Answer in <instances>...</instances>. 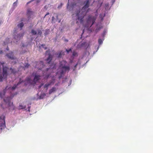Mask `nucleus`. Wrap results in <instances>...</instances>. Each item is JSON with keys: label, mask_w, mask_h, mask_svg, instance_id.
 <instances>
[{"label": "nucleus", "mask_w": 153, "mask_h": 153, "mask_svg": "<svg viewBox=\"0 0 153 153\" xmlns=\"http://www.w3.org/2000/svg\"><path fill=\"white\" fill-rule=\"evenodd\" d=\"M4 94H5V93L2 94L1 93H0V97L2 98L4 96Z\"/></svg>", "instance_id": "obj_31"}, {"label": "nucleus", "mask_w": 153, "mask_h": 153, "mask_svg": "<svg viewBox=\"0 0 153 153\" xmlns=\"http://www.w3.org/2000/svg\"><path fill=\"white\" fill-rule=\"evenodd\" d=\"M49 12H48L45 15L44 17H45L47 15H49Z\"/></svg>", "instance_id": "obj_36"}, {"label": "nucleus", "mask_w": 153, "mask_h": 153, "mask_svg": "<svg viewBox=\"0 0 153 153\" xmlns=\"http://www.w3.org/2000/svg\"><path fill=\"white\" fill-rule=\"evenodd\" d=\"M48 70H49V69H48L47 68V71H48Z\"/></svg>", "instance_id": "obj_50"}, {"label": "nucleus", "mask_w": 153, "mask_h": 153, "mask_svg": "<svg viewBox=\"0 0 153 153\" xmlns=\"http://www.w3.org/2000/svg\"><path fill=\"white\" fill-rule=\"evenodd\" d=\"M76 5V4H72V6H71L73 8V7H74V6L75 5Z\"/></svg>", "instance_id": "obj_35"}, {"label": "nucleus", "mask_w": 153, "mask_h": 153, "mask_svg": "<svg viewBox=\"0 0 153 153\" xmlns=\"http://www.w3.org/2000/svg\"><path fill=\"white\" fill-rule=\"evenodd\" d=\"M47 34H48L47 33V32L46 31V32H45V35H46Z\"/></svg>", "instance_id": "obj_45"}, {"label": "nucleus", "mask_w": 153, "mask_h": 153, "mask_svg": "<svg viewBox=\"0 0 153 153\" xmlns=\"http://www.w3.org/2000/svg\"><path fill=\"white\" fill-rule=\"evenodd\" d=\"M31 33L34 35H36L37 33L33 29L31 30Z\"/></svg>", "instance_id": "obj_23"}, {"label": "nucleus", "mask_w": 153, "mask_h": 153, "mask_svg": "<svg viewBox=\"0 0 153 153\" xmlns=\"http://www.w3.org/2000/svg\"><path fill=\"white\" fill-rule=\"evenodd\" d=\"M33 1V0H32L31 1ZM31 1H30V2H28L27 4H28V3H30V2Z\"/></svg>", "instance_id": "obj_46"}, {"label": "nucleus", "mask_w": 153, "mask_h": 153, "mask_svg": "<svg viewBox=\"0 0 153 153\" xmlns=\"http://www.w3.org/2000/svg\"><path fill=\"white\" fill-rule=\"evenodd\" d=\"M26 20V19H25V18H22L21 19V22H25V21Z\"/></svg>", "instance_id": "obj_30"}, {"label": "nucleus", "mask_w": 153, "mask_h": 153, "mask_svg": "<svg viewBox=\"0 0 153 153\" xmlns=\"http://www.w3.org/2000/svg\"><path fill=\"white\" fill-rule=\"evenodd\" d=\"M18 85H17V84L16 85H14L11 88V90H15L17 87V86H18Z\"/></svg>", "instance_id": "obj_21"}, {"label": "nucleus", "mask_w": 153, "mask_h": 153, "mask_svg": "<svg viewBox=\"0 0 153 153\" xmlns=\"http://www.w3.org/2000/svg\"><path fill=\"white\" fill-rule=\"evenodd\" d=\"M0 129L1 130L6 127L5 117L3 115L0 117Z\"/></svg>", "instance_id": "obj_5"}, {"label": "nucleus", "mask_w": 153, "mask_h": 153, "mask_svg": "<svg viewBox=\"0 0 153 153\" xmlns=\"http://www.w3.org/2000/svg\"><path fill=\"white\" fill-rule=\"evenodd\" d=\"M73 55L74 56H77V53L75 52H74L73 53Z\"/></svg>", "instance_id": "obj_29"}, {"label": "nucleus", "mask_w": 153, "mask_h": 153, "mask_svg": "<svg viewBox=\"0 0 153 153\" xmlns=\"http://www.w3.org/2000/svg\"><path fill=\"white\" fill-rule=\"evenodd\" d=\"M41 46L45 50H46L47 49V47L45 46V45H42L41 46H39V48H41Z\"/></svg>", "instance_id": "obj_22"}, {"label": "nucleus", "mask_w": 153, "mask_h": 153, "mask_svg": "<svg viewBox=\"0 0 153 153\" xmlns=\"http://www.w3.org/2000/svg\"><path fill=\"white\" fill-rule=\"evenodd\" d=\"M68 5H69V2H68L67 6V9H68Z\"/></svg>", "instance_id": "obj_40"}, {"label": "nucleus", "mask_w": 153, "mask_h": 153, "mask_svg": "<svg viewBox=\"0 0 153 153\" xmlns=\"http://www.w3.org/2000/svg\"><path fill=\"white\" fill-rule=\"evenodd\" d=\"M96 17L92 15H89L86 20L87 25L85 27H91L94 24L96 19Z\"/></svg>", "instance_id": "obj_3"}, {"label": "nucleus", "mask_w": 153, "mask_h": 153, "mask_svg": "<svg viewBox=\"0 0 153 153\" xmlns=\"http://www.w3.org/2000/svg\"><path fill=\"white\" fill-rule=\"evenodd\" d=\"M84 30H83L82 33V34H83V33H84Z\"/></svg>", "instance_id": "obj_44"}, {"label": "nucleus", "mask_w": 153, "mask_h": 153, "mask_svg": "<svg viewBox=\"0 0 153 153\" xmlns=\"http://www.w3.org/2000/svg\"><path fill=\"white\" fill-rule=\"evenodd\" d=\"M55 18L54 16H53L52 17V22H53V20Z\"/></svg>", "instance_id": "obj_34"}, {"label": "nucleus", "mask_w": 153, "mask_h": 153, "mask_svg": "<svg viewBox=\"0 0 153 153\" xmlns=\"http://www.w3.org/2000/svg\"><path fill=\"white\" fill-rule=\"evenodd\" d=\"M24 25L23 22H21V23L18 24L17 25V26L18 27L21 28V30L22 29V28L23 27Z\"/></svg>", "instance_id": "obj_16"}, {"label": "nucleus", "mask_w": 153, "mask_h": 153, "mask_svg": "<svg viewBox=\"0 0 153 153\" xmlns=\"http://www.w3.org/2000/svg\"><path fill=\"white\" fill-rule=\"evenodd\" d=\"M14 34V38L16 40V42H17L18 41L20 40L23 36V34L22 33L16 35L17 33L16 32V30H15Z\"/></svg>", "instance_id": "obj_6"}, {"label": "nucleus", "mask_w": 153, "mask_h": 153, "mask_svg": "<svg viewBox=\"0 0 153 153\" xmlns=\"http://www.w3.org/2000/svg\"><path fill=\"white\" fill-rule=\"evenodd\" d=\"M47 51H46V53H47Z\"/></svg>", "instance_id": "obj_51"}, {"label": "nucleus", "mask_w": 153, "mask_h": 153, "mask_svg": "<svg viewBox=\"0 0 153 153\" xmlns=\"http://www.w3.org/2000/svg\"><path fill=\"white\" fill-rule=\"evenodd\" d=\"M66 50L67 53H69L70 51H71V49H70L68 50L66 49Z\"/></svg>", "instance_id": "obj_32"}, {"label": "nucleus", "mask_w": 153, "mask_h": 153, "mask_svg": "<svg viewBox=\"0 0 153 153\" xmlns=\"http://www.w3.org/2000/svg\"><path fill=\"white\" fill-rule=\"evenodd\" d=\"M91 1V0H86L84 1L83 3L85 4L82 8L77 10L76 13V20L79 21L81 23H82L83 18L88 12L87 10L89 7Z\"/></svg>", "instance_id": "obj_1"}, {"label": "nucleus", "mask_w": 153, "mask_h": 153, "mask_svg": "<svg viewBox=\"0 0 153 153\" xmlns=\"http://www.w3.org/2000/svg\"><path fill=\"white\" fill-rule=\"evenodd\" d=\"M3 53V52L2 51H0V54L2 53Z\"/></svg>", "instance_id": "obj_42"}, {"label": "nucleus", "mask_w": 153, "mask_h": 153, "mask_svg": "<svg viewBox=\"0 0 153 153\" xmlns=\"http://www.w3.org/2000/svg\"><path fill=\"white\" fill-rule=\"evenodd\" d=\"M33 11H31V10L30 9H28V10H27V15L28 16H30L32 15L33 14Z\"/></svg>", "instance_id": "obj_13"}, {"label": "nucleus", "mask_w": 153, "mask_h": 153, "mask_svg": "<svg viewBox=\"0 0 153 153\" xmlns=\"http://www.w3.org/2000/svg\"><path fill=\"white\" fill-rule=\"evenodd\" d=\"M58 16L57 15V16H56V17H57V18H58Z\"/></svg>", "instance_id": "obj_49"}, {"label": "nucleus", "mask_w": 153, "mask_h": 153, "mask_svg": "<svg viewBox=\"0 0 153 153\" xmlns=\"http://www.w3.org/2000/svg\"><path fill=\"white\" fill-rule=\"evenodd\" d=\"M43 85V83H42L40 85H39L38 87L40 89L41 88L42 86Z\"/></svg>", "instance_id": "obj_33"}, {"label": "nucleus", "mask_w": 153, "mask_h": 153, "mask_svg": "<svg viewBox=\"0 0 153 153\" xmlns=\"http://www.w3.org/2000/svg\"><path fill=\"white\" fill-rule=\"evenodd\" d=\"M10 69L11 71V73L14 74H15L17 72L16 70L15 69H13L11 68Z\"/></svg>", "instance_id": "obj_18"}, {"label": "nucleus", "mask_w": 153, "mask_h": 153, "mask_svg": "<svg viewBox=\"0 0 153 153\" xmlns=\"http://www.w3.org/2000/svg\"><path fill=\"white\" fill-rule=\"evenodd\" d=\"M17 1H15V2L13 4H17Z\"/></svg>", "instance_id": "obj_39"}, {"label": "nucleus", "mask_w": 153, "mask_h": 153, "mask_svg": "<svg viewBox=\"0 0 153 153\" xmlns=\"http://www.w3.org/2000/svg\"><path fill=\"white\" fill-rule=\"evenodd\" d=\"M65 41L66 42H68V40L66 39L65 40Z\"/></svg>", "instance_id": "obj_43"}, {"label": "nucleus", "mask_w": 153, "mask_h": 153, "mask_svg": "<svg viewBox=\"0 0 153 153\" xmlns=\"http://www.w3.org/2000/svg\"><path fill=\"white\" fill-rule=\"evenodd\" d=\"M42 34V32L41 30H38V34L41 36Z\"/></svg>", "instance_id": "obj_26"}, {"label": "nucleus", "mask_w": 153, "mask_h": 153, "mask_svg": "<svg viewBox=\"0 0 153 153\" xmlns=\"http://www.w3.org/2000/svg\"><path fill=\"white\" fill-rule=\"evenodd\" d=\"M35 64V67L37 68L39 70H41L44 66L43 62L42 61L36 62Z\"/></svg>", "instance_id": "obj_7"}, {"label": "nucleus", "mask_w": 153, "mask_h": 153, "mask_svg": "<svg viewBox=\"0 0 153 153\" xmlns=\"http://www.w3.org/2000/svg\"><path fill=\"white\" fill-rule=\"evenodd\" d=\"M6 50H8L9 49H8V47L6 48Z\"/></svg>", "instance_id": "obj_47"}, {"label": "nucleus", "mask_w": 153, "mask_h": 153, "mask_svg": "<svg viewBox=\"0 0 153 153\" xmlns=\"http://www.w3.org/2000/svg\"><path fill=\"white\" fill-rule=\"evenodd\" d=\"M23 82L24 81H23V80H22V79L20 78V79H19V82L17 84V85H19L22 82Z\"/></svg>", "instance_id": "obj_27"}, {"label": "nucleus", "mask_w": 153, "mask_h": 153, "mask_svg": "<svg viewBox=\"0 0 153 153\" xmlns=\"http://www.w3.org/2000/svg\"><path fill=\"white\" fill-rule=\"evenodd\" d=\"M62 5H63V4H62V3H61V4H60V6H59L58 7V8H59L60 7H62Z\"/></svg>", "instance_id": "obj_37"}, {"label": "nucleus", "mask_w": 153, "mask_h": 153, "mask_svg": "<svg viewBox=\"0 0 153 153\" xmlns=\"http://www.w3.org/2000/svg\"><path fill=\"white\" fill-rule=\"evenodd\" d=\"M69 1V0H68V1Z\"/></svg>", "instance_id": "obj_53"}, {"label": "nucleus", "mask_w": 153, "mask_h": 153, "mask_svg": "<svg viewBox=\"0 0 153 153\" xmlns=\"http://www.w3.org/2000/svg\"><path fill=\"white\" fill-rule=\"evenodd\" d=\"M78 23V22L77 21V22H76V23Z\"/></svg>", "instance_id": "obj_52"}, {"label": "nucleus", "mask_w": 153, "mask_h": 153, "mask_svg": "<svg viewBox=\"0 0 153 153\" xmlns=\"http://www.w3.org/2000/svg\"><path fill=\"white\" fill-rule=\"evenodd\" d=\"M52 59V56L51 54H49L48 57L46 59V61L48 63L51 61Z\"/></svg>", "instance_id": "obj_11"}, {"label": "nucleus", "mask_w": 153, "mask_h": 153, "mask_svg": "<svg viewBox=\"0 0 153 153\" xmlns=\"http://www.w3.org/2000/svg\"><path fill=\"white\" fill-rule=\"evenodd\" d=\"M56 55L57 56L58 58H60L62 55V51H61L59 53H57L56 54Z\"/></svg>", "instance_id": "obj_19"}, {"label": "nucleus", "mask_w": 153, "mask_h": 153, "mask_svg": "<svg viewBox=\"0 0 153 153\" xmlns=\"http://www.w3.org/2000/svg\"><path fill=\"white\" fill-rule=\"evenodd\" d=\"M14 96L12 97H7L5 99H4V102H6V104H7L8 105L10 106V102H11V100Z\"/></svg>", "instance_id": "obj_8"}, {"label": "nucleus", "mask_w": 153, "mask_h": 153, "mask_svg": "<svg viewBox=\"0 0 153 153\" xmlns=\"http://www.w3.org/2000/svg\"><path fill=\"white\" fill-rule=\"evenodd\" d=\"M6 56L8 58L11 59H16L14 56L13 53L12 52L8 54H6Z\"/></svg>", "instance_id": "obj_9"}, {"label": "nucleus", "mask_w": 153, "mask_h": 153, "mask_svg": "<svg viewBox=\"0 0 153 153\" xmlns=\"http://www.w3.org/2000/svg\"><path fill=\"white\" fill-rule=\"evenodd\" d=\"M67 63V62L64 60H62L60 62L59 68L61 70L60 71H59L56 73L57 74H59L60 75V76L59 77V78L62 77L64 73L69 71L70 68L69 66L66 65Z\"/></svg>", "instance_id": "obj_2"}, {"label": "nucleus", "mask_w": 153, "mask_h": 153, "mask_svg": "<svg viewBox=\"0 0 153 153\" xmlns=\"http://www.w3.org/2000/svg\"><path fill=\"white\" fill-rule=\"evenodd\" d=\"M29 66L30 65L29 64H27L26 65H25L23 67V68H24V70H25V68H28Z\"/></svg>", "instance_id": "obj_24"}, {"label": "nucleus", "mask_w": 153, "mask_h": 153, "mask_svg": "<svg viewBox=\"0 0 153 153\" xmlns=\"http://www.w3.org/2000/svg\"><path fill=\"white\" fill-rule=\"evenodd\" d=\"M56 91V88L55 87H53L49 90V94H51L52 93L55 92Z\"/></svg>", "instance_id": "obj_12"}, {"label": "nucleus", "mask_w": 153, "mask_h": 153, "mask_svg": "<svg viewBox=\"0 0 153 153\" xmlns=\"http://www.w3.org/2000/svg\"><path fill=\"white\" fill-rule=\"evenodd\" d=\"M19 108L20 109H22L24 108H25V107L22 105H19Z\"/></svg>", "instance_id": "obj_28"}, {"label": "nucleus", "mask_w": 153, "mask_h": 153, "mask_svg": "<svg viewBox=\"0 0 153 153\" xmlns=\"http://www.w3.org/2000/svg\"><path fill=\"white\" fill-rule=\"evenodd\" d=\"M56 64H54V66L53 67V68L56 69Z\"/></svg>", "instance_id": "obj_38"}, {"label": "nucleus", "mask_w": 153, "mask_h": 153, "mask_svg": "<svg viewBox=\"0 0 153 153\" xmlns=\"http://www.w3.org/2000/svg\"><path fill=\"white\" fill-rule=\"evenodd\" d=\"M26 81H27V83L26 84L25 83V85H27L28 84H31V79L30 78V77H27L26 78Z\"/></svg>", "instance_id": "obj_14"}, {"label": "nucleus", "mask_w": 153, "mask_h": 153, "mask_svg": "<svg viewBox=\"0 0 153 153\" xmlns=\"http://www.w3.org/2000/svg\"><path fill=\"white\" fill-rule=\"evenodd\" d=\"M45 96L46 94H42L39 97V99H43L45 97Z\"/></svg>", "instance_id": "obj_17"}, {"label": "nucleus", "mask_w": 153, "mask_h": 153, "mask_svg": "<svg viewBox=\"0 0 153 153\" xmlns=\"http://www.w3.org/2000/svg\"><path fill=\"white\" fill-rule=\"evenodd\" d=\"M103 42V41L101 39H99L98 40V42L99 45L101 44Z\"/></svg>", "instance_id": "obj_25"}, {"label": "nucleus", "mask_w": 153, "mask_h": 153, "mask_svg": "<svg viewBox=\"0 0 153 153\" xmlns=\"http://www.w3.org/2000/svg\"><path fill=\"white\" fill-rule=\"evenodd\" d=\"M16 94H17V93H16V94L14 95H16Z\"/></svg>", "instance_id": "obj_48"}, {"label": "nucleus", "mask_w": 153, "mask_h": 153, "mask_svg": "<svg viewBox=\"0 0 153 153\" xmlns=\"http://www.w3.org/2000/svg\"><path fill=\"white\" fill-rule=\"evenodd\" d=\"M51 82H49L48 83H46L45 84L44 86V88H46V90H47L48 89V87L51 85Z\"/></svg>", "instance_id": "obj_15"}, {"label": "nucleus", "mask_w": 153, "mask_h": 153, "mask_svg": "<svg viewBox=\"0 0 153 153\" xmlns=\"http://www.w3.org/2000/svg\"><path fill=\"white\" fill-rule=\"evenodd\" d=\"M40 77L41 76L39 75H35V76L33 79V82H34L35 83L40 79Z\"/></svg>", "instance_id": "obj_10"}, {"label": "nucleus", "mask_w": 153, "mask_h": 153, "mask_svg": "<svg viewBox=\"0 0 153 153\" xmlns=\"http://www.w3.org/2000/svg\"><path fill=\"white\" fill-rule=\"evenodd\" d=\"M77 65V64H76L75 66H74V68H75Z\"/></svg>", "instance_id": "obj_41"}, {"label": "nucleus", "mask_w": 153, "mask_h": 153, "mask_svg": "<svg viewBox=\"0 0 153 153\" xmlns=\"http://www.w3.org/2000/svg\"><path fill=\"white\" fill-rule=\"evenodd\" d=\"M4 62L1 63V65L3 66V72L2 74H0V82H2L3 79L6 78L8 75L7 71L9 68L6 67H4Z\"/></svg>", "instance_id": "obj_4"}, {"label": "nucleus", "mask_w": 153, "mask_h": 153, "mask_svg": "<svg viewBox=\"0 0 153 153\" xmlns=\"http://www.w3.org/2000/svg\"><path fill=\"white\" fill-rule=\"evenodd\" d=\"M9 38H7L5 40V42H4V45H6L7 44H8L9 42Z\"/></svg>", "instance_id": "obj_20"}]
</instances>
